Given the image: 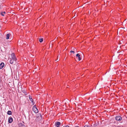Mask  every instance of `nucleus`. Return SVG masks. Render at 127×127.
I'll use <instances>...</instances> for the list:
<instances>
[{
    "label": "nucleus",
    "instance_id": "4468645a",
    "mask_svg": "<svg viewBox=\"0 0 127 127\" xmlns=\"http://www.w3.org/2000/svg\"><path fill=\"white\" fill-rule=\"evenodd\" d=\"M70 52L71 53H73L74 54L75 53V52L74 51H70Z\"/></svg>",
    "mask_w": 127,
    "mask_h": 127
},
{
    "label": "nucleus",
    "instance_id": "4be33fe9",
    "mask_svg": "<svg viewBox=\"0 0 127 127\" xmlns=\"http://www.w3.org/2000/svg\"><path fill=\"white\" fill-rule=\"evenodd\" d=\"M76 16V15H74V16Z\"/></svg>",
    "mask_w": 127,
    "mask_h": 127
},
{
    "label": "nucleus",
    "instance_id": "1a4fd4ad",
    "mask_svg": "<svg viewBox=\"0 0 127 127\" xmlns=\"http://www.w3.org/2000/svg\"><path fill=\"white\" fill-rule=\"evenodd\" d=\"M7 113L8 115H11L12 114V112L11 111H8L7 112Z\"/></svg>",
    "mask_w": 127,
    "mask_h": 127
},
{
    "label": "nucleus",
    "instance_id": "9d476101",
    "mask_svg": "<svg viewBox=\"0 0 127 127\" xmlns=\"http://www.w3.org/2000/svg\"><path fill=\"white\" fill-rule=\"evenodd\" d=\"M9 34H6V39H8L9 38Z\"/></svg>",
    "mask_w": 127,
    "mask_h": 127
},
{
    "label": "nucleus",
    "instance_id": "9b49d317",
    "mask_svg": "<svg viewBox=\"0 0 127 127\" xmlns=\"http://www.w3.org/2000/svg\"><path fill=\"white\" fill-rule=\"evenodd\" d=\"M20 127H25V126L22 123H21L20 124Z\"/></svg>",
    "mask_w": 127,
    "mask_h": 127
},
{
    "label": "nucleus",
    "instance_id": "423d86ee",
    "mask_svg": "<svg viewBox=\"0 0 127 127\" xmlns=\"http://www.w3.org/2000/svg\"><path fill=\"white\" fill-rule=\"evenodd\" d=\"M80 55L78 53L76 55V57H78V60L79 61H80L81 60V58L80 57Z\"/></svg>",
    "mask_w": 127,
    "mask_h": 127
},
{
    "label": "nucleus",
    "instance_id": "f257e3e1",
    "mask_svg": "<svg viewBox=\"0 0 127 127\" xmlns=\"http://www.w3.org/2000/svg\"><path fill=\"white\" fill-rule=\"evenodd\" d=\"M11 58L10 59V63L11 64H15L17 59L14 53H12L11 55Z\"/></svg>",
    "mask_w": 127,
    "mask_h": 127
},
{
    "label": "nucleus",
    "instance_id": "dca6fc26",
    "mask_svg": "<svg viewBox=\"0 0 127 127\" xmlns=\"http://www.w3.org/2000/svg\"><path fill=\"white\" fill-rule=\"evenodd\" d=\"M69 127L68 125H66L65 126V127Z\"/></svg>",
    "mask_w": 127,
    "mask_h": 127
},
{
    "label": "nucleus",
    "instance_id": "a211bd4d",
    "mask_svg": "<svg viewBox=\"0 0 127 127\" xmlns=\"http://www.w3.org/2000/svg\"><path fill=\"white\" fill-rule=\"evenodd\" d=\"M41 117V115H40V117Z\"/></svg>",
    "mask_w": 127,
    "mask_h": 127
},
{
    "label": "nucleus",
    "instance_id": "ddd939ff",
    "mask_svg": "<svg viewBox=\"0 0 127 127\" xmlns=\"http://www.w3.org/2000/svg\"><path fill=\"white\" fill-rule=\"evenodd\" d=\"M43 41V39L42 38L40 39V42H42Z\"/></svg>",
    "mask_w": 127,
    "mask_h": 127
},
{
    "label": "nucleus",
    "instance_id": "39448f33",
    "mask_svg": "<svg viewBox=\"0 0 127 127\" xmlns=\"http://www.w3.org/2000/svg\"><path fill=\"white\" fill-rule=\"evenodd\" d=\"M13 118L12 117H9L8 119V122L9 123H11L13 121Z\"/></svg>",
    "mask_w": 127,
    "mask_h": 127
},
{
    "label": "nucleus",
    "instance_id": "f03ea898",
    "mask_svg": "<svg viewBox=\"0 0 127 127\" xmlns=\"http://www.w3.org/2000/svg\"><path fill=\"white\" fill-rule=\"evenodd\" d=\"M32 110L35 113H38V110L37 109L36 107L35 106H33L32 108Z\"/></svg>",
    "mask_w": 127,
    "mask_h": 127
},
{
    "label": "nucleus",
    "instance_id": "412c9836",
    "mask_svg": "<svg viewBox=\"0 0 127 127\" xmlns=\"http://www.w3.org/2000/svg\"><path fill=\"white\" fill-rule=\"evenodd\" d=\"M76 16V15H74V16Z\"/></svg>",
    "mask_w": 127,
    "mask_h": 127
},
{
    "label": "nucleus",
    "instance_id": "20e7f679",
    "mask_svg": "<svg viewBox=\"0 0 127 127\" xmlns=\"http://www.w3.org/2000/svg\"><path fill=\"white\" fill-rule=\"evenodd\" d=\"M61 124V123L59 122H57L55 123V125L57 127H59Z\"/></svg>",
    "mask_w": 127,
    "mask_h": 127
},
{
    "label": "nucleus",
    "instance_id": "6ab92c4d",
    "mask_svg": "<svg viewBox=\"0 0 127 127\" xmlns=\"http://www.w3.org/2000/svg\"><path fill=\"white\" fill-rule=\"evenodd\" d=\"M57 58H58V56Z\"/></svg>",
    "mask_w": 127,
    "mask_h": 127
},
{
    "label": "nucleus",
    "instance_id": "aec40b11",
    "mask_svg": "<svg viewBox=\"0 0 127 127\" xmlns=\"http://www.w3.org/2000/svg\"><path fill=\"white\" fill-rule=\"evenodd\" d=\"M37 117H38V116L37 117Z\"/></svg>",
    "mask_w": 127,
    "mask_h": 127
},
{
    "label": "nucleus",
    "instance_id": "7ed1b4c3",
    "mask_svg": "<svg viewBox=\"0 0 127 127\" xmlns=\"http://www.w3.org/2000/svg\"><path fill=\"white\" fill-rule=\"evenodd\" d=\"M115 119L117 121H119L121 120L122 118L120 116H118L116 117Z\"/></svg>",
    "mask_w": 127,
    "mask_h": 127
},
{
    "label": "nucleus",
    "instance_id": "6e6552de",
    "mask_svg": "<svg viewBox=\"0 0 127 127\" xmlns=\"http://www.w3.org/2000/svg\"><path fill=\"white\" fill-rule=\"evenodd\" d=\"M29 98L30 100L32 102V103L33 104H34V102H33V100L31 96H29Z\"/></svg>",
    "mask_w": 127,
    "mask_h": 127
},
{
    "label": "nucleus",
    "instance_id": "f8f14e48",
    "mask_svg": "<svg viewBox=\"0 0 127 127\" xmlns=\"http://www.w3.org/2000/svg\"><path fill=\"white\" fill-rule=\"evenodd\" d=\"M5 13V11H4L3 12H1V14L2 15L4 16V14Z\"/></svg>",
    "mask_w": 127,
    "mask_h": 127
},
{
    "label": "nucleus",
    "instance_id": "f3484780",
    "mask_svg": "<svg viewBox=\"0 0 127 127\" xmlns=\"http://www.w3.org/2000/svg\"><path fill=\"white\" fill-rule=\"evenodd\" d=\"M38 40H39V41H40V38L38 39Z\"/></svg>",
    "mask_w": 127,
    "mask_h": 127
},
{
    "label": "nucleus",
    "instance_id": "0eeeda50",
    "mask_svg": "<svg viewBox=\"0 0 127 127\" xmlns=\"http://www.w3.org/2000/svg\"><path fill=\"white\" fill-rule=\"evenodd\" d=\"M4 64L3 63H1L0 64V69H2L4 66Z\"/></svg>",
    "mask_w": 127,
    "mask_h": 127
},
{
    "label": "nucleus",
    "instance_id": "2eb2a0df",
    "mask_svg": "<svg viewBox=\"0 0 127 127\" xmlns=\"http://www.w3.org/2000/svg\"><path fill=\"white\" fill-rule=\"evenodd\" d=\"M84 127H90L88 125H85L84 126Z\"/></svg>",
    "mask_w": 127,
    "mask_h": 127
}]
</instances>
